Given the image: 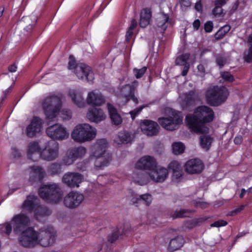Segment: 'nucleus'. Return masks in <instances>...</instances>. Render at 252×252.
I'll return each mask as SVG.
<instances>
[{
  "instance_id": "1",
  "label": "nucleus",
  "mask_w": 252,
  "mask_h": 252,
  "mask_svg": "<svg viewBox=\"0 0 252 252\" xmlns=\"http://www.w3.org/2000/svg\"><path fill=\"white\" fill-rule=\"evenodd\" d=\"M30 223L29 218L21 213L13 217L10 222L0 225V232L9 235L12 230L18 234L22 232L20 242L25 247H32L37 245L46 247L52 245L56 237V232L51 226L43 227L38 231H36L32 228H28L24 230Z\"/></svg>"
},
{
  "instance_id": "2",
  "label": "nucleus",
  "mask_w": 252,
  "mask_h": 252,
  "mask_svg": "<svg viewBox=\"0 0 252 252\" xmlns=\"http://www.w3.org/2000/svg\"><path fill=\"white\" fill-rule=\"evenodd\" d=\"M214 118L213 110L208 106L202 105L196 107L193 114L187 115L185 121L191 131L201 134L208 132V123L212 122Z\"/></svg>"
},
{
  "instance_id": "3",
  "label": "nucleus",
  "mask_w": 252,
  "mask_h": 252,
  "mask_svg": "<svg viewBox=\"0 0 252 252\" xmlns=\"http://www.w3.org/2000/svg\"><path fill=\"white\" fill-rule=\"evenodd\" d=\"M108 144L105 139L97 140L92 148L90 158L94 159V168L96 170L102 169L107 166L112 158L106 151Z\"/></svg>"
},
{
  "instance_id": "4",
  "label": "nucleus",
  "mask_w": 252,
  "mask_h": 252,
  "mask_svg": "<svg viewBox=\"0 0 252 252\" xmlns=\"http://www.w3.org/2000/svg\"><path fill=\"white\" fill-rule=\"evenodd\" d=\"M42 106L46 118L49 120L52 121L58 115L64 120H68L72 117L70 111L67 109L60 110L61 101L58 97L53 96L46 98Z\"/></svg>"
},
{
  "instance_id": "5",
  "label": "nucleus",
  "mask_w": 252,
  "mask_h": 252,
  "mask_svg": "<svg viewBox=\"0 0 252 252\" xmlns=\"http://www.w3.org/2000/svg\"><path fill=\"white\" fill-rule=\"evenodd\" d=\"M96 128L87 123L75 126L71 132V137L74 141L83 143L93 140L96 136Z\"/></svg>"
},
{
  "instance_id": "6",
  "label": "nucleus",
  "mask_w": 252,
  "mask_h": 252,
  "mask_svg": "<svg viewBox=\"0 0 252 252\" xmlns=\"http://www.w3.org/2000/svg\"><path fill=\"white\" fill-rule=\"evenodd\" d=\"M165 113L167 117L159 118L158 119V123L164 128L173 130L182 123L183 117L181 112L170 108H166Z\"/></svg>"
},
{
  "instance_id": "7",
  "label": "nucleus",
  "mask_w": 252,
  "mask_h": 252,
  "mask_svg": "<svg viewBox=\"0 0 252 252\" xmlns=\"http://www.w3.org/2000/svg\"><path fill=\"white\" fill-rule=\"evenodd\" d=\"M38 193L41 198L51 203H58L62 197L61 189L55 183L42 185L39 188Z\"/></svg>"
},
{
  "instance_id": "8",
  "label": "nucleus",
  "mask_w": 252,
  "mask_h": 252,
  "mask_svg": "<svg viewBox=\"0 0 252 252\" xmlns=\"http://www.w3.org/2000/svg\"><path fill=\"white\" fill-rule=\"evenodd\" d=\"M68 68L74 70V73L79 79L91 82L94 79V74L91 67L84 63L76 64L74 57L72 56H69Z\"/></svg>"
},
{
  "instance_id": "9",
  "label": "nucleus",
  "mask_w": 252,
  "mask_h": 252,
  "mask_svg": "<svg viewBox=\"0 0 252 252\" xmlns=\"http://www.w3.org/2000/svg\"><path fill=\"white\" fill-rule=\"evenodd\" d=\"M22 212H33L37 219L40 217L47 216L51 214L50 210L47 208L38 205V199L33 195L27 197L26 200L23 204Z\"/></svg>"
},
{
  "instance_id": "10",
  "label": "nucleus",
  "mask_w": 252,
  "mask_h": 252,
  "mask_svg": "<svg viewBox=\"0 0 252 252\" xmlns=\"http://www.w3.org/2000/svg\"><path fill=\"white\" fill-rule=\"evenodd\" d=\"M228 94V90L226 88L213 86L206 92V100L210 105L218 106L226 99Z\"/></svg>"
},
{
  "instance_id": "11",
  "label": "nucleus",
  "mask_w": 252,
  "mask_h": 252,
  "mask_svg": "<svg viewBox=\"0 0 252 252\" xmlns=\"http://www.w3.org/2000/svg\"><path fill=\"white\" fill-rule=\"evenodd\" d=\"M137 86L138 82L135 81L131 85H126L121 89L117 94V96L121 101L120 104H125L130 99H132L135 104L138 103V98L134 95V90Z\"/></svg>"
},
{
  "instance_id": "12",
  "label": "nucleus",
  "mask_w": 252,
  "mask_h": 252,
  "mask_svg": "<svg viewBox=\"0 0 252 252\" xmlns=\"http://www.w3.org/2000/svg\"><path fill=\"white\" fill-rule=\"evenodd\" d=\"M59 155V144L54 140L47 142L44 149L40 152V157L43 160L52 161Z\"/></svg>"
},
{
  "instance_id": "13",
  "label": "nucleus",
  "mask_w": 252,
  "mask_h": 252,
  "mask_svg": "<svg viewBox=\"0 0 252 252\" xmlns=\"http://www.w3.org/2000/svg\"><path fill=\"white\" fill-rule=\"evenodd\" d=\"M47 136L52 139L62 141L69 137V132L63 125L56 124L48 126L46 129Z\"/></svg>"
},
{
  "instance_id": "14",
  "label": "nucleus",
  "mask_w": 252,
  "mask_h": 252,
  "mask_svg": "<svg viewBox=\"0 0 252 252\" xmlns=\"http://www.w3.org/2000/svg\"><path fill=\"white\" fill-rule=\"evenodd\" d=\"M87 153V149L83 146L70 148L67 150L65 156L63 158L64 165L72 164L78 158L84 157Z\"/></svg>"
},
{
  "instance_id": "15",
  "label": "nucleus",
  "mask_w": 252,
  "mask_h": 252,
  "mask_svg": "<svg viewBox=\"0 0 252 252\" xmlns=\"http://www.w3.org/2000/svg\"><path fill=\"white\" fill-rule=\"evenodd\" d=\"M84 199L83 194L77 191L69 192L64 198V205L67 208L73 209L79 206Z\"/></svg>"
},
{
  "instance_id": "16",
  "label": "nucleus",
  "mask_w": 252,
  "mask_h": 252,
  "mask_svg": "<svg viewBox=\"0 0 252 252\" xmlns=\"http://www.w3.org/2000/svg\"><path fill=\"white\" fill-rule=\"evenodd\" d=\"M169 175L167 168L156 165L149 172V175L151 180L156 183H162L165 181Z\"/></svg>"
},
{
  "instance_id": "17",
  "label": "nucleus",
  "mask_w": 252,
  "mask_h": 252,
  "mask_svg": "<svg viewBox=\"0 0 252 252\" xmlns=\"http://www.w3.org/2000/svg\"><path fill=\"white\" fill-rule=\"evenodd\" d=\"M84 180L83 176L77 172H67L62 178V182L70 188H78Z\"/></svg>"
},
{
  "instance_id": "18",
  "label": "nucleus",
  "mask_w": 252,
  "mask_h": 252,
  "mask_svg": "<svg viewBox=\"0 0 252 252\" xmlns=\"http://www.w3.org/2000/svg\"><path fill=\"white\" fill-rule=\"evenodd\" d=\"M43 124V121L41 119L37 117H34L26 128L27 136L29 137H33L35 136L41 131Z\"/></svg>"
},
{
  "instance_id": "19",
  "label": "nucleus",
  "mask_w": 252,
  "mask_h": 252,
  "mask_svg": "<svg viewBox=\"0 0 252 252\" xmlns=\"http://www.w3.org/2000/svg\"><path fill=\"white\" fill-rule=\"evenodd\" d=\"M186 172L190 174H198L204 169L203 162L199 159H191L187 161L184 166Z\"/></svg>"
},
{
  "instance_id": "20",
  "label": "nucleus",
  "mask_w": 252,
  "mask_h": 252,
  "mask_svg": "<svg viewBox=\"0 0 252 252\" xmlns=\"http://www.w3.org/2000/svg\"><path fill=\"white\" fill-rule=\"evenodd\" d=\"M142 131L148 136L156 135L158 132V124L152 120H144L140 124Z\"/></svg>"
},
{
  "instance_id": "21",
  "label": "nucleus",
  "mask_w": 252,
  "mask_h": 252,
  "mask_svg": "<svg viewBox=\"0 0 252 252\" xmlns=\"http://www.w3.org/2000/svg\"><path fill=\"white\" fill-rule=\"evenodd\" d=\"M157 165L155 158L149 156L141 158L135 163V168L141 170H148L150 171Z\"/></svg>"
},
{
  "instance_id": "22",
  "label": "nucleus",
  "mask_w": 252,
  "mask_h": 252,
  "mask_svg": "<svg viewBox=\"0 0 252 252\" xmlns=\"http://www.w3.org/2000/svg\"><path fill=\"white\" fill-rule=\"evenodd\" d=\"M87 103L91 105L101 106L105 102V98L102 94L97 90L89 92L86 98Z\"/></svg>"
},
{
  "instance_id": "23",
  "label": "nucleus",
  "mask_w": 252,
  "mask_h": 252,
  "mask_svg": "<svg viewBox=\"0 0 252 252\" xmlns=\"http://www.w3.org/2000/svg\"><path fill=\"white\" fill-rule=\"evenodd\" d=\"M30 170L29 182L31 184L41 181L45 176V172L40 166H31Z\"/></svg>"
},
{
  "instance_id": "24",
  "label": "nucleus",
  "mask_w": 252,
  "mask_h": 252,
  "mask_svg": "<svg viewBox=\"0 0 252 252\" xmlns=\"http://www.w3.org/2000/svg\"><path fill=\"white\" fill-rule=\"evenodd\" d=\"M87 117L91 122L98 123L104 120L106 118V115L102 109L93 108L89 109Z\"/></svg>"
},
{
  "instance_id": "25",
  "label": "nucleus",
  "mask_w": 252,
  "mask_h": 252,
  "mask_svg": "<svg viewBox=\"0 0 252 252\" xmlns=\"http://www.w3.org/2000/svg\"><path fill=\"white\" fill-rule=\"evenodd\" d=\"M40 146L37 142L33 141L30 143L27 151L28 158L33 161L37 160L39 156H40Z\"/></svg>"
},
{
  "instance_id": "26",
  "label": "nucleus",
  "mask_w": 252,
  "mask_h": 252,
  "mask_svg": "<svg viewBox=\"0 0 252 252\" xmlns=\"http://www.w3.org/2000/svg\"><path fill=\"white\" fill-rule=\"evenodd\" d=\"M69 95L73 102L79 107L82 108L86 106V103L83 97L82 93L76 90H70Z\"/></svg>"
},
{
  "instance_id": "27",
  "label": "nucleus",
  "mask_w": 252,
  "mask_h": 252,
  "mask_svg": "<svg viewBox=\"0 0 252 252\" xmlns=\"http://www.w3.org/2000/svg\"><path fill=\"white\" fill-rule=\"evenodd\" d=\"M107 106L112 123L115 125H120L122 122V119L117 109L109 103H107Z\"/></svg>"
},
{
  "instance_id": "28",
  "label": "nucleus",
  "mask_w": 252,
  "mask_h": 252,
  "mask_svg": "<svg viewBox=\"0 0 252 252\" xmlns=\"http://www.w3.org/2000/svg\"><path fill=\"white\" fill-rule=\"evenodd\" d=\"M133 182L136 184L143 186L147 184L151 180L149 173L140 172L134 173L133 175Z\"/></svg>"
},
{
  "instance_id": "29",
  "label": "nucleus",
  "mask_w": 252,
  "mask_h": 252,
  "mask_svg": "<svg viewBox=\"0 0 252 252\" xmlns=\"http://www.w3.org/2000/svg\"><path fill=\"white\" fill-rule=\"evenodd\" d=\"M152 17V13L150 9L145 8L142 10L140 14L139 25L141 27L145 28L150 23Z\"/></svg>"
},
{
  "instance_id": "30",
  "label": "nucleus",
  "mask_w": 252,
  "mask_h": 252,
  "mask_svg": "<svg viewBox=\"0 0 252 252\" xmlns=\"http://www.w3.org/2000/svg\"><path fill=\"white\" fill-rule=\"evenodd\" d=\"M156 24L161 30L165 31L167 28L169 22V16L167 14H159L156 19Z\"/></svg>"
},
{
  "instance_id": "31",
  "label": "nucleus",
  "mask_w": 252,
  "mask_h": 252,
  "mask_svg": "<svg viewBox=\"0 0 252 252\" xmlns=\"http://www.w3.org/2000/svg\"><path fill=\"white\" fill-rule=\"evenodd\" d=\"M133 204L143 203L146 205H149L152 201V197L151 194L146 193L139 195L137 197H133L132 199Z\"/></svg>"
},
{
  "instance_id": "32",
  "label": "nucleus",
  "mask_w": 252,
  "mask_h": 252,
  "mask_svg": "<svg viewBox=\"0 0 252 252\" xmlns=\"http://www.w3.org/2000/svg\"><path fill=\"white\" fill-rule=\"evenodd\" d=\"M132 139V138L128 132L124 131L119 133L117 137L115 139V142L118 145L127 144L130 142Z\"/></svg>"
},
{
  "instance_id": "33",
  "label": "nucleus",
  "mask_w": 252,
  "mask_h": 252,
  "mask_svg": "<svg viewBox=\"0 0 252 252\" xmlns=\"http://www.w3.org/2000/svg\"><path fill=\"white\" fill-rule=\"evenodd\" d=\"M184 243V239L182 236H178L172 239L169 244L168 250L170 251H175L181 248Z\"/></svg>"
},
{
  "instance_id": "34",
  "label": "nucleus",
  "mask_w": 252,
  "mask_h": 252,
  "mask_svg": "<svg viewBox=\"0 0 252 252\" xmlns=\"http://www.w3.org/2000/svg\"><path fill=\"white\" fill-rule=\"evenodd\" d=\"M213 141V138L210 136H202L200 137V145L203 149L206 150L210 149Z\"/></svg>"
},
{
  "instance_id": "35",
  "label": "nucleus",
  "mask_w": 252,
  "mask_h": 252,
  "mask_svg": "<svg viewBox=\"0 0 252 252\" xmlns=\"http://www.w3.org/2000/svg\"><path fill=\"white\" fill-rule=\"evenodd\" d=\"M172 147L173 153L177 155L182 154L185 149V146L181 142H174Z\"/></svg>"
},
{
  "instance_id": "36",
  "label": "nucleus",
  "mask_w": 252,
  "mask_h": 252,
  "mask_svg": "<svg viewBox=\"0 0 252 252\" xmlns=\"http://www.w3.org/2000/svg\"><path fill=\"white\" fill-rule=\"evenodd\" d=\"M248 42L250 47L248 51L244 53V59L246 62L250 63L252 61V34L249 36Z\"/></svg>"
},
{
  "instance_id": "37",
  "label": "nucleus",
  "mask_w": 252,
  "mask_h": 252,
  "mask_svg": "<svg viewBox=\"0 0 252 252\" xmlns=\"http://www.w3.org/2000/svg\"><path fill=\"white\" fill-rule=\"evenodd\" d=\"M189 58V54L186 53L183 54L177 58L175 61L176 64L179 65L185 66V65L189 64L187 61Z\"/></svg>"
},
{
  "instance_id": "38",
  "label": "nucleus",
  "mask_w": 252,
  "mask_h": 252,
  "mask_svg": "<svg viewBox=\"0 0 252 252\" xmlns=\"http://www.w3.org/2000/svg\"><path fill=\"white\" fill-rule=\"evenodd\" d=\"M168 168L172 173L182 170L181 165L177 161H172L168 165Z\"/></svg>"
},
{
  "instance_id": "39",
  "label": "nucleus",
  "mask_w": 252,
  "mask_h": 252,
  "mask_svg": "<svg viewBox=\"0 0 252 252\" xmlns=\"http://www.w3.org/2000/svg\"><path fill=\"white\" fill-rule=\"evenodd\" d=\"M230 30V26L225 25L222 27L216 33V38L217 39L222 38Z\"/></svg>"
},
{
  "instance_id": "40",
  "label": "nucleus",
  "mask_w": 252,
  "mask_h": 252,
  "mask_svg": "<svg viewBox=\"0 0 252 252\" xmlns=\"http://www.w3.org/2000/svg\"><path fill=\"white\" fill-rule=\"evenodd\" d=\"M183 172L182 170L172 173V180L175 183L181 182L183 179Z\"/></svg>"
},
{
  "instance_id": "41",
  "label": "nucleus",
  "mask_w": 252,
  "mask_h": 252,
  "mask_svg": "<svg viewBox=\"0 0 252 252\" xmlns=\"http://www.w3.org/2000/svg\"><path fill=\"white\" fill-rule=\"evenodd\" d=\"M49 172L52 175L60 173L61 172L60 165L56 163L51 164L49 167Z\"/></svg>"
},
{
  "instance_id": "42",
  "label": "nucleus",
  "mask_w": 252,
  "mask_h": 252,
  "mask_svg": "<svg viewBox=\"0 0 252 252\" xmlns=\"http://www.w3.org/2000/svg\"><path fill=\"white\" fill-rule=\"evenodd\" d=\"M196 97L195 93L193 91L189 92L188 94H186L185 98V102L187 104H191L193 102Z\"/></svg>"
},
{
  "instance_id": "43",
  "label": "nucleus",
  "mask_w": 252,
  "mask_h": 252,
  "mask_svg": "<svg viewBox=\"0 0 252 252\" xmlns=\"http://www.w3.org/2000/svg\"><path fill=\"white\" fill-rule=\"evenodd\" d=\"M147 70V67L144 66L140 69L134 68L133 74L136 78L138 79L142 77Z\"/></svg>"
},
{
  "instance_id": "44",
  "label": "nucleus",
  "mask_w": 252,
  "mask_h": 252,
  "mask_svg": "<svg viewBox=\"0 0 252 252\" xmlns=\"http://www.w3.org/2000/svg\"><path fill=\"white\" fill-rule=\"evenodd\" d=\"M221 76L226 81L231 82L234 81L233 76L228 72H221Z\"/></svg>"
},
{
  "instance_id": "45",
  "label": "nucleus",
  "mask_w": 252,
  "mask_h": 252,
  "mask_svg": "<svg viewBox=\"0 0 252 252\" xmlns=\"http://www.w3.org/2000/svg\"><path fill=\"white\" fill-rule=\"evenodd\" d=\"M145 107V106H140L132 111L129 112V114L132 120H134L135 118L141 112L142 109Z\"/></svg>"
},
{
  "instance_id": "46",
  "label": "nucleus",
  "mask_w": 252,
  "mask_h": 252,
  "mask_svg": "<svg viewBox=\"0 0 252 252\" xmlns=\"http://www.w3.org/2000/svg\"><path fill=\"white\" fill-rule=\"evenodd\" d=\"M222 13V9L221 6L219 5V3H215V7L213 10V14L215 16H220Z\"/></svg>"
},
{
  "instance_id": "47",
  "label": "nucleus",
  "mask_w": 252,
  "mask_h": 252,
  "mask_svg": "<svg viewBox=\"0 0 252 252\" xmlns=\"http://www.w3.org/2000/svg\"><path fill=\"white\" fill-rule=\"evenodd\" d=\"M188 215L186 214V212L184 210H181L176 211L172 215L173 219L181 217H186Z\"/></svg>"
},
{
  "instance_id": "48",
  "label": "nucleus",
  "mask_w": 252,
  "mask_h": 252,
  "mask_svg": "<svg viewBox=\"0 0 252 252\" xmlns=\"http://www.w3.org/2000/svg\"><path fill=\"white\" fill-rule=\"evenodd\" d=\"M227 222L224 220H219L214 222L213 223L211 224V227H219L220 226H224L226 225Z\"/></svg>"
},
{
  "instance_id": "49",
  "label": "nucleus",
  "mask_w": 252,
  "mask_h": 252,
  "mask_svg": "<svg viewBox=\"0 0 252 252\" xmlns=\"http://www.w3.org/2000/svg\"><path fill=\"white\" fill-rule=\"evenodd\" d=\"M213 28V24L211 21L207 22L204 25L205 31L207 32H212Z\"/></svg>"
},
{
  "instance_id": "50",
  "label": "nucleus",
  "mask_w": 252,
  "mask_h": 252,
  "mask_svg": "<svg viewBox=\"0 0 252 252\" xmlns=\"http://www.w3.org/2000/svg\"><path fill=\"white\" fill-rule=\"evenodd\" d=\"M197 69L198 70V75L201 76H203L205 73V69L204 65L202 64H199L197 66Z\"/></svg>"
},
{
  "instance_id": "51",
  "label": "nucleus",
  "mask_w": 252,
  "mask_h": 252,
  "mask_svg": "<svg viewBox=\"0 0 252 252\" xmlns=\"http://www.w3.org/2000/svg\"><path fill=\"white\" fill-rule=\"evenodd\" d=\"M118 237V233L117 232H115L108 236V240L110 242L113 243L117 240Z\"/></svg>"
},
{
  "instance_id": "52",
  "label": "nucleus",
  "mask_w": 252,
  "mask_h": 252,
  "mask_svg": "<svg viewBox=\"0 0 252 252\" xmlns=\"http://www.w3.org/2000/svg\"><path fill=\"white\" fill-rule=\"evenodd\" d=\"M14 80H13V82H12V85L7 89H6L4 92H3V96H2V99H3L4 98L6 97V95L9 93H10L12 89H13V88L14 87Z\"/></svg>"
},
{
  "instance_id": "53",
  "label": "nucleus",
  "mask_w": 252,
  "mask_h": 252,
  "mask_svg": "<svg viewBox=\"0 0 252 252\" xmlns=\"http://www.w3.org/2000/svg\"><path fill=\"white\" fill-rule=\"evenodd\" d=\"M182 6L188 7L190 5V2L189 0H180Z\"/></svg>"
},
{
  "instance_id": "54",
  "label": "nucleus",
  "mask_w": 252,
  "mask_h": 252,
  "mask_svg": "<svg viewBox=\"0 0 252 252\" xmlns=\"http://www.w3.org/2000/svg\"><path fill=\"white\" fill-rule=\"evenodd\" d=\"M200 25V20L198 19L195 20L193 23V27L195 30H197Z\"/></svg>"
},
{
  "instance_id": "55",
  "label": "nucleus",
  "mask_w": 252,
  "mask_h": 252,
  "mask_svg": "<svg viewBox=\"0 0 252 252\" xmlns=\"http://www.w3.org/2000/svg\"><path fill=\"white\" fill-rule=\"evenodd\" d=\"M132 34H133V30L128 28V30L127 31L126 33V40L127 41H128L130 39Z\"/></svg>"
},
{
  "instance_id": "56",
  "label": "nucleus",
  "mask_w": 252,
  "mask_h": 252,
  "mask_svg": "<svg viewBox=\"0 0 252 252\" xmlns=\"http://www.w3.org/2000/svg\"><path fill=\"white\" fill-rule=\"evenodd\" d=\"M194 8L196 10L201 11L202 10V4L200 1H197L194 5Z\"/></svg>"
},
{
  "instance_id": "57",
  "label": "nucleus",
  "mask_w": 252,
  "mask_h": 252,
  "mask_svg": "<svg viewBox=\"0 0 252 252\" xmlns=\"http://www.w3.org/2000/svg\"><path fill=\"white\" fill-rule=\"evenodd\" d=\"M189 64L185 65V66H184V69L183 70V71L182 72V75L183 76H186L189 70Z\"/></svg>"
},
{
  "instance_id": "58",
  "label": "nucleus",
  "mask_w": 252,
  "mask_h": 252,
  "mask_svg": "<svg viewBox=\"0 0 252 252\" xmlns=\"http://www.w3.org/2000/svg\"><path fill=\"white\" fill-rule=\"evenodd\" d=\"M242 141V137L241 135L237 136L234 139V142L236 144H239Z\"/></svg>"
},
{
  "instance_id": "59",
  "label": "nucleus",
  "mask_w": 252,
  "mask_h": 252,
  "mask_svg": "<svg viewBox=\"0 0 252 252\" xmlns=\"http://www.w3.org/2000/svg\"><path fill=\"white\" fill-rule=\"evenodd\" d=\"M137 24V21L135 19H132L131 21L130 25L129 27V29L133 30L136 27Z\"/></svg>"
},
{
  "instance_id": "60",
  "label": "nucleus",
  "mask_w": 252,
  "mask_h": 252,
  "mask_svg": "<svg viewBox=\"0 0 252 252\" xmlns=\"http://www.w3.org/2000/svg\"><path fill=\"white\" fill-rule=\"evenodd\" d=\"M217 63L220 66V67H222L225 63V61L222 58H218L217 59Z\"/></svg>"
},
{
  "instance_id": "61",
  "label": "nucleus",
  "mask_w": 252,
  "mask_h": 252,
  "mask_svg": "<svg viewBox=\"0 0 252 252\" xmlns=\"http://www.w3.org/2000/svg\"><path fill=\"white\" fill-rule=\"evenodd\" d=\"M17 66L15 64H12L8 67V70L11 72H14L17 70Z\"/></svg>"
},
{
  "instance_id": "62",
  "label": "nucleus",
  "mask_w": 252,
  "mask_h": 252,
  "mask_svg": "<svg viewBox=\"0 0 252 252\" xmlns=\"http://www.w3.org/2000/svg\"><path fill=\"white\" fill-rule=\"evenodd\" d=\"M245 206L244 205H240L239 206H238L235 210H234V212L235 213H239L240 212H241V211H242L244 208H245Z\"/></svg>"
},
{
  "instance_id": "63",
  "label": "nucleus",
  "mask_w": 252,
  "mask_h": 252,
  "mask_svg": "<svg viewBox=\"0 0 252 252\" xmlns=\"http://www.w3.org/2000/svg\"><path fill=\"white\" fill-rule=\"evenodd\" d=\"M228 0H216L215 3H219V5L222 6Z\"/></svg>"
},
{
  "instance_id": "64",
  "label": "nucleus",
  "mask_w": 252,
  "mask_h": 252,
  "mask_svg": "<svg viewBox=\"0 0 252 252\" xmlns=\"http://www.w3.org/2000/svg\"><path fill=\"white\" fill-rule=\"evenodd\" d=\"M246 190H245L244 189H242L241 190V193L239 194V197L241 198H243L245 195L246 194Z\"/></svg>"
}]
</instances>
